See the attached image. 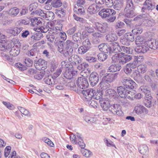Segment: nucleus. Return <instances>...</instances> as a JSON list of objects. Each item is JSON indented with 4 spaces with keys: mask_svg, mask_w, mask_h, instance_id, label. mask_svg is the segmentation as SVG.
<instances>
[{
    "mask_svg": "<svg viewBox=\"0 0 158 158\" xmlns=\"http://www.w3.org/2000/svg\"><path fill=\"white\" fill-rule=\"evenodd\" d=\"M89 49L88 47H86L82 45L79 48L78 52L79 54H82L85 53Z\"/></svg>",
    "mask_w": 158,
    "mask_h": 158,
    "instance_id": "47",
    "label": "nucleus"
},
{
    "mask_svg": "<svg viewBox=\"0 0 158 158\" xmlns=\"http://www.w3.org/2000/svg\"><path fill=\"white\" fill-rule=\"evenodd\" d=\"M60 0H53L51 2L52 6L54 8H58L62 5Z\"/></svg>",
    "mask_w": 158,
    "mask_h": 158,
    "instance_id": "48",
    "label": "nucleus"
},
{
    "mask_svg": "<svg viewBox=\"0 0 158 158\" xmlns=\"http://www.w3.org/2000/svg\"><path fill=\"white\" fill-rule=\"evenodd\" d=\"M77 66V68L79 70H81L84 69L85 68L88 66V64L85 63H80Z\"/></svg>",
    "mask_w": 158,
    "mask_h": 158,
    "instance_id": "54",
    "label": "nucleus"
},
{
    "mask_svg": "<svg viewBox=\"0 0 158 158\" xmlns=\"http://www.w3.org/2000/svg\"><path fill=\"white\" fill-rule=\"evenodd\" d=\"M106 94L107 95H109L110 97H111L116 95V92L114 89H109L106 90Z\"/></svg>",
    "mask_w": 158,
    "mask_h": 158,
    "instance_id": "57",
    "label": "nucleus"
},
{
    "mask_svg": "<svg viewBox=\"0 0 158 158\" xmlns=\"http://www.w3.org/2000/svg\"><path fill=\"white\" fill-rule=\"evenodd\" d=\"M99 60L102 61L105 60L107 58V55L104 52L99 53L97 55Z\"/></svg>",
    "mask_w": 158,
    "mask_h": 158,
    "instance_id": "52",
    "label": "nucleus"
},
{
    "mask_svg": "<svg viewBox=\"0 0 158 158\" xmlns=\"http://www.w3.org/2000/svg\"><path fill=\"white\" fill-rule=\"evenodd\" d=\"M143 5L144 6L141 9L143 12L147 13V11H151L155 7V4L151 0H146Z\"/></svg>",
    "mask_w": 158,
    "mask_h": 158,
    "instance_id": "5",
    "label": "nucleus"
},
{
    "mask_svg": "<svg viewBox=\"0 0 158 158\" xmlns=\"http://www.w3.org/2000/svg\"><path fill=\"white\" fill-rule=\"evenodd\" d=\"M61 80H63V79L61 78H60L59 79H57L56 80L57 84H54L56 85L55 88L56 89L58 90H63L64 89V84L63 82H61Z\"/></svg>",
    "mask_w": 158,
    "mask_h": 158,
    "instance_id": "37",
    "label": "nucleus"
},
{
    "mask_svg": "<svg viewBox=\"0 0 158 158\" xmlns=\"http://www.w3.org/2000/svg\"><path fill=\"white\" fill-rule=\"evenodd\" d=\"M64 45L65 47L72 49L73 48L76 49L79 46V45L77 44H76L75 43H73L72 41L69 40H67L65 42Z\"/></svg>",
    "mask_w": 158,
    "mask_h": 158,
    "instance_id": "32",
    "label": "nucleus"
},
{
    "mask_svg": "<svg viewBox=\"0 0 158 158\" xmlns=\"http://www.w3.org/2000/svg\"><path fill=\"white\" fill-rule=\"evenodd\" d=\"M134 9H124L123 12L121 14L128 18H133L135 16V14L134 12Z\"/></svg>",
    "mask_w": 158,
    "mask_h": 158,
    "instance_id": "22",
    "label": "nucleus"
},
{
    "mask_svg": "<svg viewBox=\"0 0 158 158\" xmlns=\"http://www.w3.org/2000/svg\"><path fill=\"white\" fill-rule=\"evenodd\" d=\"M23 28L22 27H16L8 30V32L13 35L15 36L18 35L23 30Z\"/></svg>",
    "mask_w": 158,
    "mask_h": 158,
    "instance_id": "31",
    "label": "nucleus"
},
{
    "mask_svg": "<svg viewBox=\"0 0 158 158\" xmlns=\"http://www.w3.org/2000/svg\"><path fill=\"white\" fill-rule=\"evenodd\" d=\"M57 32V31L54 30V31L52 33V34L46 35V38L48 41H50L51 43L54 42L55 38L54 41L55 44L58 46L60 44L59 43H61L62 41L59 40V38L56 35Z\"/></svg>",
    "mask_w": 158,
    "mask_h": 158,
    "instance_id": "9",
    "label": "nucleus"
},
{
    "mask_svg": "<svg viewBox=\"0 0 158 158\" xmlns=\"http://www.w3.org/2000/svg\"><path fill=\"white\" fill-rule=\"evenodd\" d=\"M57 36L59 38V39L60 38L61 39L63 40H66L67 37L65 33L64 32H60L59 30L58 31H57ZM59 40H60L59 39Z\"/></svg>",
    "mask_w": 158,
    "mask_h": 158,
    "instance_id": "50",
    "label": "nucleus"
},
{
    "mask_svg": "<svg viewBox=\"0 0 158 158\" xmlns=\"http://www.w3.org/2000/svg\"><path fill=\"white\" fill-rule=\"evenodd\" d=\"M137 70H135L133 73L134 79L138 83L143 82V80L139 73H144L147 71V66L145 65L140 64L137 67Z\"/></svg>",
    "mask_w": 158,
    "mask_h": 158,
    "instance_id": "2",
    "label": "nucleus"
},
{
    "mask_svg": "<svg viewBox=\"0 0 158 158\" xmlns=\"http://www.w3.org/2000/svg\"><path fill=\"white\" fill-rule=\"evenodd\" d=\"M109 110L114 114L120 116L123 114L121 110V106L118 104L111 105L109 108Z\"/></svg>",
    "mask_w": 158,
    "mask_h": 158,
    "instance_id": "12",
    "label": "nucleus"
},
{
    "mask_svg": "<svg viewBox=\"0 0 158 158\" xmlns=\"http://www.w3.org/2000/svg\"><path fill=\"white\" fill-rule=\"evenodd\" d=\"M146 44L137 46L135 49V51L139 53H144L149 50V48L147 46Z\"/></svg>",
    "mask_w": 158,
    "mask_h": 158,
    "instance_id": "18",
    "label": "nucleus"
},
{
    "mask_svg": "<svg viewBox=\"0 0 158 158\" xmlns=\"http://www.w3.org/2000/svg\"><path fill=\"white\" fill-rule=\"evenodd\" d=\"M85 39L82 43V45L86 47H88L90 49L91 48V44L88 38H86Z\"/></svg>",
    "mask_w": 158,
    "mask_h": 158,
    "instance_id": "63",
    "label": "nucleus"
},
{
    "mask_svg": "<svg viewBox=\"0 0 158 158\" xmlns=\"http://www.w3.org/2000/svg\"><path fill=\"white\" fill-rule=\"evenodd\" d=\"M147 44L149 47L154 50L158 48V41L155 39H151L147 41Z\"/></svg>",
    "mask_w": 158,
    "mask_h": 158,
    "instance_id": "28",
    "label": "nucleus"
},
{
    "mask_svg": "<svg viewBox=\"0 0 158 158\" xmlns=\"http://www.w3.org/2000/svg\"><path fill=\"white\" fill-rule=\"evenodd\" d=\"M44 15V17L48 20H52L54 18V14L52 11H47Z\"/></svg>",
    "mask_w": 158,
    "mask_h": 158,
    "instance_id": "44",
    "label": "nucleus"
},
{
    "mask_svg": "<svg viewBox=\"0 0 158 158\" xmlns=\"http://www.w3.org/2000/svg\"><path fill=\"white\" fill-rule=\"evenodd\" d=\"M94 27L95 29L102 33H105L108 29V25L106 23H102L98 22L95 23Z\"/></svg>",
    "mask_w": 158,
    "mask_h": 158,
    "instance_id": "10",
    "label": "nucleus"
},
{
    "mask_svg": "<svg viewBox=\"0 0 158 158\" xmlns=\"http://www.w3.org/2000/svg\"><path fill=\"white\" fill-rule=\"evenodd\" d=\"M44 80L45 83L48 85H52L57 84V79L54 78L52 75L49 76L48 77H45Z\"/></svg>",
    "mask_w": 158,
    "mask_h": 158,
    "instance_id": "29",
    "label": "nucleus"
},
{
    "mask_svg": "<svg viewBox=\"0 0 158 158\" xmlns=\"http://www.w3.org/2000/svg\"><path fill=\"white\" fill-rule=\"evenodd\" d=\"M45 73V71L42 70L39 72L38 73L34 76V78L38 80H40L44 77Z\"/></svg>",
    "mask_w": 158,
    "mask_h": 158,
    "instance_id": "51",
    "label": "nucleus"
},
{
    "mask_svg": "<svg viewBox=\"0 0 158 158\" xmlns=\"http://www.w3.org/2000/svg\"><path fill=\"white\" fill-rule=\"evenodd\" d=\"M98 15L102 18H108L107 21L110 22H114L116 19L115 11L110 8L102 9L99 12Z\"/></svg>",
    "mask_w": 158,
    "mask_h": 158,
    "instance_id": "1",
    "label": "nucleus"
},
{
    "mask_svg": "<svg viewBox=\"0 0 158 158\" xmlns=\"http://www.w3.org/2000/svg\"><path fill=\"white\" fill-rule=\"evenodd\" d=\"M74 10L79 15H84L85 13V9L83 6H77L76 5H74Z\"/></svg>",
    "mask_w": 158,
    "mask_h": 158,
    "instance_id": "36",
    "label": "nucleus"
},
{
    "mask_svg": "<svg viewBox=\"0 0 158 158\" xmlns=\"http://www.w3.org/2000/svg\"><path fill=\"white\" fill-rule=\"evenodd\" d=\"M109 83V82L107 81L106 80L103 78L100 83V87H101L103 90L107 89L110 86Z\"/></svg>",
    "mask_w": 158,
    "mask_h": 158,
    "instance_id": "40",
    "label": "nucleus"
},
{
    "mask_svg": "<svg viewBox=\"0 0 158 158\" xmlns=\"http://www.w3.org/2000/svg\"><path fill=\"white\" fill-rule=\"evenodd\" d=\"M38 6V3L35 2L31 3L29 6V10L31 11L35 10Z\"/></svg>",
    "mask_w": 158,
    "mask_h": 158,
    "instance_id": "61",
    "label": "nucleus"
},
{
    "mask_svg": "<svg viewBox=\"0 0 158 158\" xmlns=\"http://www.w3.org/2000/svg\"><path fill=\"white\" fill-rule=\"evenodd\" d=\"M132 59V56L131 55H125L121 56H120L119 63L120 65H123Z\"/></svg>",
    "mask_w": 158,
    "mask_h": 158,
    "instance_id": "24",
    "label": "nucleus"
},
{
    "mask_svg": "<svg viewBox=\"0 0 158 158\" xmlns=\"http://www.w3.org/2000/svg\"><path fill=\"white\" fill-rule=\"evenodd\" d=\"M99 8L98 5L95 3H93L90 5L88 7L87 11L90 14H94L98 11Z\"/></svg>",
    "mask_w": 158,
    "mask_h": 158,
    "instance_id": "30",
    "label": "nucleus"
},
{
    "mask_svg": "<svg viewBox=\"0 0 158 158\" xmlns=\"http://www.w3.org/2000/svg\"><path fill=\"white\" fill-rule=\"evenodd\" d=\"M134 111L140 116H143V115L147 114L148 113V110L143 106L138 104L134 108Z\"/></svg>",
    "mask_w": 158,
    "mask_h": 158,
    "instance_id": "7",
    "label": "nucleus"
},
{
    "mask_svg": "<svg viewBox=\"0 0 158 158\" xmlns=\"http://www.w3.org/2000/svg\"><path fill=\"white\" fill-rule=\"evenodd\" d=\"M42 20V19L40 18L34 17L30 19V22H31V24L32 26L36 27L38 28L42 29L41 25L43 23Z\"/></svg>",
    "mask_w": 158,
    "mask_h": 158,
    "instance_id": "15",
    "label": "nucleus"
},
{
    "mask_svg": "<svg viewBox=\"0 0 158 158\" xmlns=\"http://www.w3.org/2000/svg\"><path fill=\"white\" fill-rule=\"evenodd\" d=\"M70 139L72 143L74 144H77L78 141L75 135L72 134L70 136Z\"/></svg>",
    "mask_w": 158,
    "mask_h": 158,
    "instance_id": "62",
    "label": "nucleus"
},
{
    "mask_svg": "<svg viewBox=\"0 0 158 158\" xmlns=\"http://www.w3.org/2000/svg\"><path fill=\"white\" fill-rule=\"evenodd\" d=\"M107 41L109 42H114L117 40L118 37L115 34L113 33H110L107 34L105 37Z\"/></svg>",
    "mask_w": 158,
    "mask_h": 158,
    "instance_id": "35",
    "label": "nucleus"
},
{
    "mask_svg": "<svg viewBox=\"0 0 158 158\" xmlns=\"http://www.w3.org/2000/svg\"><path fill=\"white\" fill-rule=\"evenodd\" d=\"M85 101L86 102V103L91 107L95 108H97L98 104L96 101L91 99V100Z\"/></svg>",
    "mask_w": 158,
    "mask_h": 158,
    "instance_id": "53",
    "label": "nucleus"
},
{
    "mask_svg": "<svg viewBox=\"0 0 158 158\" xmlns=\"http://www.w3.org/2000/svg\"><path fill=\"white\" fill-rule=\"evenodd\" d=\"M78 87L83 89L87 88L89 85L87 79L83 77H79L76 82Z\"/></svg>",
    "mask_w": 158,
    "mask_h": 158,
    "instance_id": "11",
    "label": "nucleus"
},
{
    "mask_svg": "<svg viewBox=\"0 0 158 158\" xmlns=\"http://www.w3.org/2000/svg\"><path fill=\"white\" fill-rule=\"evenodd\" d=\"M117 92L121 98H131L130 94H131L130 93H132V92L125 87L122 86L118 87L117 88Z\"/></svg>",
    "mask_w": 158,
    "mask_h": 158,
    "instance_id": "3",
    "label": "nucleus"
},
{
    "mask_svg": "<svg viewBox=\"0 0 158 158\" xmlns=\"http://www.w3.org/2000/svg\"><path fill=\"white\" fill-rule=\"evenodd\" d=\"M19 52L20 49L19 48L16 46L12 47L10 52V55L14 56H17L19 53Z\"/></svg>",
    "mask_w": 158,
    "mask_h": 158,
    "instance_id": "38",
    "label": "nucleus"
},
{
    "mask_svg": "<svg viewBox=\"0 0 158 158\" xmlns=\"http://www.w3.org/2000/svg\"><path fill=\"white\" fill-rule=\"evenodd\" d=\"M69 86L70 89L73 90L77 92H78V89L77 88L75 82H70L69 84Z\"/></svg>",
    "mask_w": 158,
    "mask_h": 158,
    "instance_id": "60",
    "label": "nucleus"
},
{
    "mask_svg": "<svg viewBox=\"0 0 158 158\" xmlns=\"http://www.w3.org/2000/svg\"><path fill=\"white\" fill-rule=\"evenodd\" d=\"M122 47H121L118 42H114L112 43V45L110 47V54L113 53H117L122 51Z\"/></svg>",
    "mask_w": 158,
    "mask_h": 158,
    "instance_id": "17",
    "label": "nucleus"
},
{
    "mask_svg": "<svg viewBox=\"0 0 158 158\" xmlns=\"http://www.w3.org/2000/svg\"><path fill=\"white\" fill-rule=\"evenodd\" d=\"M124 0H115L113 4L114 8L116 10H120L123 7Z\"/></svg>",
    "mask_w": 158,
    "mask_h": 158,
    "instance_id": "27",
    "label": "nucleus"
},
{
    "mask_svg": "<svg viewBox=\"0 0 158 158\" xmlns=\"http://www.w3.org/2000/svg\"><path fill=\"white\" fill-rule=\"evenodd\" d=\"M121 69V66L115 64L111 65L108 68V71L110 72H115L119 71Z\"/></svg>",
    "mask_w": 158,
    "mask_h": 158,
    "instance_id": "34",
    "label": "nucleus"
},
{
    "mask_svg": "<svg viewBox=\"0 0 158 158\" xmlns=\"http://www.w3.org/2000/svg\"><path fill=\"white\" fill-rule=\"evenodd\" d=\"M139 90L145 94L147 98L150 99L152 98V97L151 96L150 91L148 86L146 85L141 86L140 87Z\"/></svg>",
    "mask_w": 158,
    "mask_h": 158,
    "instance_id": "25",
    "label": "nucleus"
},
{
    "mask_svg": "<svg viewBox=\"0 0 158 158\" xmlns=\"http://www.w3.org/2000/svg\"><path fill=\"white\" fill-rule=\"evenodd\" d=\"M135 41L137 45H142L147 43V42H146L145 39L143 37L140 36H137Z\"/></svg>",
    "mask_w": 158,
    "mask_h": 158,
    "instance_id": "41",
    "label": "nucleus"
},
{
    "mask_svg": "<svg viewBox=\"0 0 158 158\" xmlns=\"http://www.w3.org/2000/svg\"><path fill=\"white\" fill-rule=\"evenodd\" d=\"M101 106L104 110H106L109 109L110 102L109 100L104 98L100 99L99 100Z\"/></svg>",
    "mask_w": 158,
    "mask_h": 158,
    "instance_id": "23",
    "label": "nucleus"
},
{
    "mask_svg": "<svg viewBox=\"0 0 158 158\" xmlns=\"http://www.w3.org/2000/svg\"><path fill=\"white\" fill-rule=\"evenodd\" d=\"M73 40L77 44L79 45L82 42L81 33L80 31H78L77 32L75 33L72 36Z\"/></svg>",
    "mask_w": 158,
    "mask_h": 158,
    "instance_id": "21",
    "label": "nucleus"
},
{
    "mask_svg": "<svg viewBox=\"0 0 158 158\" xmlns=\"http://www.w3.org/2000/svg\"><path fill=\"white\" fill-rule=\"evenodd\" d=\"M104 141L105 144L107 147H114L116 148L115 144L111 140L109 141L106 138H105L104 139Z\"/></svg>",
    "mask_w": 158,
    "mask_h": 158,
    "instance_id": "59",
    "label": "nucleus"
},
{
    "mask_svg": "<svg viewBox=\"0 0 158 158\" xmlns=\"http://www.w3.org/2000/svg\"><path fill=\"white\" fill-rule=\"evenodd\" d=\"M68 60L73 66L78 65L82 62L81 58L76 55H72L68 58Z\"/></svg>",
    "mask_w": 158,
    "mask_h": 158,
    "instance_id": "16",
    "label": "nucleus"
},
{
    "mask_svg": "<svg viewBox=\"0 0 158 158\" xmlns=\"http://www.w3.org/2000/svg\"><path fill=\"white\" fill-rule=\"evenodd\" d=\"M120 42L123 45H129L130 43L127 40L126 37H122L120 38Z\"/></svg>",
    "mask_w": 158,
    "mask_h": 158,
    "instance_id": "56",
    "label": "nucleus"
},
{
    "mask_svg": "<svg viewBox=\"0 0 158 158\" xmlns=\"http://www.w3.org/2000/svg\"><path fill=\"white\" fill-rule=\"evenodd\" d=\"M35 65L36 68L39 70H43L46 66L47 63L45 60L40 59L38 60H35Z\"/></svg>",
    "mask_w": 158,
    "mask_h": 158,
    "instance_id": "14",
    "label": "nucleus"
},
{
    "mask_svg": "<svg viewBox=\"0 0 158 158\" xmlns=\"http://www.w3.org/2000/svg\"><path fill=\"white\" fill-rule=\"evenodd\" d=\"M92 36L94 38L92 40L93 42L95 44H97L99 42L98 38L102 37L103 35L99 32H96L92 34Z\"/></svg>",
    "mask_w": 158,
    "mask_h": 158,
    "instance_id": "33",
    "label": "nucleus"
},
{
    "mask_svg": "<svg viewBox=\"0 0 158 158\" xmlns=\"http://www.w3.org/2000/svg\"><path fill=\"white\" fill-rule=\"evenodd\" d=\"M19 9L16 7L10 9L8 11V14L12 16H16L19 12Z\"/></svg>",
    "mask_w": 158,
    "mask_h": 158,
    "instance_id": "42",
    "label": "nucleus"
},
{
    "mask_svg": "<svg viewBox=\"0 0 158 158\" xmlns=\"http://www.w3.org/2000/svg\"><path fill=\"white\" fill-rule=\"evenodd\" d=\"M63 45L62 44L60 43L59 45H58V51L60 53L63 54L65 57H68L72 55L73 49L72 48H65L63 49Z\"/></svg>",
    "mask_w": 158,
    "mask_h": 158,
    "instance_id": "6",
    "label": "nucleus"
},
{
    "mask_svg": "<svg viewBox=\"0 0 158 158\" xmlns=\"http://www.w3.org/2000/svg\"><path fill=\"white\" fill-rule=\"evenodd\" d=\"M124 71L127 74H130L132 72V69L127 64L124 67Z\"/></svg>",
    "mask_w": 158,
    "mask_h": 158,
    "instance_id": "64",
    "label": "nucleus"
},
{
    "mask_svg": "<svg viewBox=\"0 0 158 158\" xmlns=\"http://www.w3.org/2000/svg\"><path fill=\"white\" fill-rule=\"evenodd\" d=\"M122 82L124 86L127 89H132L136 86L135 83L130 77H124L122 78Z\"/></svg>",
    "mask_w": 158,
    "mask_h": 158,
    "instance_id": "4",
    "label": "nucleus"
},
{
    "mask_svg": "<svg viewBox=\"0 0 158 158\" xmlns=\"http://www.w3.org/2000/svg\"><path fill=\"white\" fill-rule=\"evenodd\" d=\"M38 53V51L37 48H34L28 51L26 54L30 56H35Z\"/></svg>",
    "mask_w": 158,
    "mask_h": 158,
    "instance_id": "45",
    "label": "nucleus"
},
{
    "mask_svg": "<svg viewBox=\"0 0 158 158\" xmlns=\"http://www.w3.org/2000/svg\"><path fill=\"white\" fill-rule=\"evenodd\" d=\"M99 80V76L96 72H93L90 74L89 80L92 86H95L98 82Z\"/></svg>",
    "mask_w": 158,
    "mask_h": 158,
    "instance_id": "13",
    "label": "nucleus"
},
{
    "mask_svg": "<svg viewBox=\"0 0 158 158\" xmlns=\"http://www.w3.org/2000/svg\"><path fill=\"white\" fill-rule=\"evenodd\" d=\"M98 48L100 51L104 53L109 52L110 54V47L107 43L101 44L98 45Z\"/></svg>",
    "mask_w": 158,
    "mask_h": 158,
    "instance_id": "26",
    "label": "nucleus"
},
{
    "mask_svg": "<svg viewBox=\"0 0 158 158\" xmlns=\"http://www.w3.org/2000/svg\"><path fill=\"white\" fill-rule=\"evenodd\" d=\"M81 93L84 96V100L89 101L93 98L94 94L95 93V91L92 89H89L81 90Z\"/></svg>",
    "mask_w": 158,
    "mask_h": 158,
    "instance_id": "8",
    "label": "nucleus"
},
{
    "mask_svg": "<svg viewBox=\"0 0 158 158\" xmlns=\"http://www.w3.org/2000/svg\"><path fill=\"white\" fill-rule=\"evenodd\" d=\"M76 71L74 70L73 69H71L66 70L64 73V77L66 79H71L73 76H76L77 73Z\"/></svg>",
    "mask_w": 158,
    "mask_h": 158,
    "instance_id": "20",
    "label": "nucleus"
},
{
    "mask_svg": "<svg viewBox=\"0 0 158 158\" xmlns=\"http://www.w3.org/2000/svg\"><path fill=\"white\" fill-rule=\"evenodd\" d=\"M118 73H108L103 78L109 83H111L113 82L117 78Z\"/></svg>",
    "mask_w": 158,
    "mask_h": 158,
    "instance_id": "19",
    "label": "nucleus"
},
{
    "mask_svg": "<svg viewBox=\"0 0 158 158\" xmlns=\"http://www.w3.org/2000/svg\"><path fill=\"white\" fill-rule=\"evenodd\" d=\"M82 154L86 157H89L92 155L91 152L88 150L84 149L81 151Z\"/></svg>",
    "mask_w": 158,
    "mask_h": 158,
    "instance_id": "55",
    "label": "nucleus"
},
{
    "mask_svg": "<svg viewBox=\"0 0 158 158\" xmlns=\"http://www.w3.org/2000/svg\"><path fill=\"white\" fill-rule=\"evenodd\" d=\"M139 152L143 155L148 152V149L147 146L143 144L140 145L139 148Z\"/></svg>",
    "mask_w": 158,
    "mask_h": 158,
    "instance_id": "39",
    "label": "nucleus"
},
{
    "mask_svg": "<svg viewBox=\"0 0 158 158\" xmlns=\"http://www.w3.org/2000/svg\"><path fill=\"white\" fill-rule=\"evenodd\" d=\"M124 53L121 52L119 53H116L112 57V61L114 63L118 62L120 56L123 55Z\"/></svg>",
    "mask_w": 158,
    "mask_h": 158,
    "instance_id": "46",
    "label": "nucleus"
},
{
    "mask_svg": "<svg viewBox=\"0 0 158 158\" xmlns=\"http://www.w3.org/2000/svg\"><path fill=\"white\" fill-rule=\"evenodd\" d=\"M143 31V29L142 26L140 25H135L132 32L134 34H140Z\"/></svg>",
    "mask_w": 158,
    "mask_h": 158,
    "instance_id": "43",
    "label": "nucleus"
},
{
    "mask_svg": "<svg viewBox=\"0 0 158 158\" xmlns=\"http://www.w3.org/2000/svg\"><path fill=\"white\" fill-rule=\"evenodd\" d=\"M121 49V51L124 53L127 54H131L132 53V49L130 48L122 46Z\"/></svg>",
    "mask_w": 158,
    "mask_h": 158,
    "instance_id": "58",
    "label": "nucleus"
},
{
    "mask_svg": "<svg viewBox=\"0 0 158 158\" xmlns=\"http://www.w3.org/2000/svg\"><path fill=\"white\" fill-rule=\"evenodd\" d=\"M126 4L125 9H134L135 6L133 3L132 0H126Z\"/></svg>",
    "mask_w": 158,
    "mask_h": 158,
    "instance_id": "49",
    "label": "nucleus"
}]
</instances>
